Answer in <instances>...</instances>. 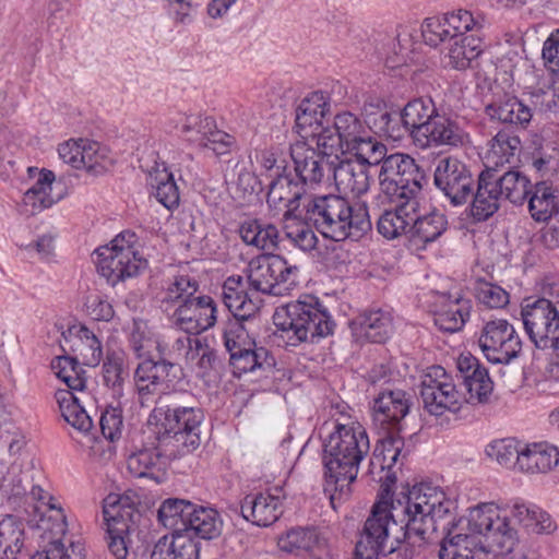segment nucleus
Returning a JSON list of instances; mask_svg holds the SVG:
<instances>
[{
    "instance_id": "1",
    "label": "nucleus",
    "mask_w": 559,
    "mask_h": 559,
    "mask_svg": "<svg viewBox=\"0 0 559 559\" xmlns=\"http://www.w3.org/2000/svg\"><path fill=\"white\" fill-rule=\"evenodd\" d=\"M451 504L443 491L427 484L413 486L395 502L391 496L379 493L356 544L355 558L377 559L379 554H385L393 528L400 531L393 536L395 544L412 537L424 540L428 530L435 528V521L450 512Z\"/></svg>"
},
{
    "instance_id": "2",
    "label": "nucleus",
    "mask_w": 559,
    "mask_h": 559,
    "mask_svg": "<svg viewBox=\"0 0 559 559\" xmlns=\"http://www.w3.org/2000/svg\"><path fill=\"white\" fill-rule=\"evenodd\" d=\"M370 451V441L364 426L348 420L334 423L333 430L323 442L324 492L332 507L348 499L357 479L360 463Z\"/></svg>"
},
{
    "instance_id": "3",
    "label": "nucleus",
    "mask_w": 559,
    "mask_h": 559,
    "mask_svg": "<svg viewBox=\"0 0 559 559\" xmlns=\"http://www.w3.org/2000/svg\"><path fill=\"white\" fill-rule=\"evenodd\" d=\"M467 533H454L474 551L486 558L488 555L504 559H537L535 550H525L515 527L503 507L498 503L479 502L467 509Z\"/></svg>"
},
{
    "instance_id": "4",
    "label": "nucleus",
    "mask_w": 559,
    "mask_h": 559,
    "mask_svg": "<svg viewBox=\"0 0 559 559\" xmlns=\"http://www.w3.org/2000/svg\"><path fill=\"white\" fill-rule=\"evenodd\" d=\"M306 202L304 219L311 222L326 238L358 240L371 230L365 203L352 204L344 195L336 194H313Z\"/></svg>"
},
{
    "instance_id": "5",
    "label": "nucleus",
    "mask_w": 559,
    "mask_h": 559,
    "mask_svg": "<svg viewBox=\"0 0 559 559\" xmlns=\"http://www.w3.org/2000/svg\"><path fill=\"white\" fill-rule=\"evenodd\" d=\"M317 147L338 160V154L349 153L374 164L386 153V146L370 134L366 123L355 114L343 111L334 117L333 128H322L310 133Z\"/></svg>"
},
{
    "instance_id": "6",
    "label": "nucleus",
    "mask_w": 559,
    "mask_h": 559,
    "mask_svg": "<svg viewBox=\"0 0 559 559\" xmlns=\"http://www.w3.org/2000/svg\"><path fill=\"white\" fill-rule=\"evenodd\" d=\"M274 323L293 346L316 343L331 335L335 326L328 308L314 295H302L276 310Z\"/></svg>"
},
{
    "instance_id": "7",
    "label": "nucleus",
    "mask_w": 559,
    "mask_h": 559,
    "mask_svg": "<svg viewBox=\"0 0 559 559\" xmlns=\"http://www.w3.org/2000/svg\"><path fill=\"white\" fill-rule=\"evenodd\" d=\"M135 234L124 230L109 245L95 250L97 271L110 285L135 277L146 269L147 261L135 248Z\"/></svg>"
},
{
    "instance_id": "8",
    "label": "nucleus",
    "mask_w": 559,
    "mask_h": 559,
    "mask_svg": "<svg viewBox=\"0 0 559 559\" xmlns=\"http://www.w3.org/2000/svg\"><path fill=\"white\" fill-rule=\"evenodd\" d=\"M379 165V199L385 198L388 201L401 199L417 200L423 188L425 175L415 159L409 155L395 153L383 155L374 163Z\"/></svg>"
},
{
    "instance_id": "9",
    "label": "nucleus",
    "mask_w": 559,
    "mask_h": 559,
    "mask_svg": "<svg viewBox=\"0 0 559 559\" xmlns=\"http://www.w3.org/2000/svg\"><path fill=\"white\" fill-rule=\"evenodd\" d=\"M298 267L277 254H263L252 259L247 269L252 290L284 296L297 284Z\"/></svg>"
},
{
    "instance_id": "10",
    "label": "nucleus",
    "mask_w": 559,
    "mask_h": 559,
    "mask_svg": "<svg viewBox=\"0 0 559 559\" xmlns=\"http://www.w3.org/2000/svg\"><path fill=\"white\" fill-rule=\"evenodd\" d=\"M103 516L106 539L110 554L116 559H126L129 554L130 534L135 531V519L140 513L132 508L128 498L109 493L103 500Z\"/></svg>"
},
{
    "instance_id": "11",
    "label": "nucleus",
    "mask_w": 559,
    "mask_h": 559,
    "mask_svg": "<svg viewBox=\"0 0 559 559\" xmlns=\"http://www.w3.org/2000/svg\"><path fill=\"white\" fill-rule=\"evenodd\" d=\"M521 316L536 347L559 349V301L539 298L522 307Z\"/></svg>"
},
{
    "instance_id": "12",
    "label": "nucleus",
    "mask_w": 559,
    "mask_h": 559,
    "mask_svg": "<svg viewBox=\"0 0 559 559\" xmlns=\"http://www.w3.org/2000/svg\"><path fill=\"white\" fill-rule=\"evenodd\" d=\"M420 396L425 409L435 416L445 412L456 413L463 404L464 397L456 390L452 377L441 366H431L423 376Z\"/></svg>"
},
{
    "instance_id": "13",
    "label": "nucleus",
    "mask_w": 559,
    "mask_h": 559,
    "mask_svg": "<svg viewBox=\"0 0 559 559\" xmlns=\"http://www.w3.org/2000/svg\"><path fill=\"white\" fill-rule=\"evenodd\" d=\"M153 416H163L165 431L173 433L188 450L200 445V428L204 419L201 408L180 405L173 400L169 404L155 407Z\"/></svg>"
},
{
    "instance_id": "14",
    "label": "nucleus",
    "mask_w": 559,
    "mask_h": 559,
    "mask_svg": "<svg viewBox=\"0 0 559 559\" xmlns=\"http://www.w3.org/2000/svg\"><path fill=\"white\" fill-rule=\"evenodd\" d=\"M478 344L484 356L492 364H509L522 348L520 336L506 319L487 321L480 331Z\"/></svg>"
},
{
    "instance_id": "15",
    "label": "nucleus",
    "mask_w": 559,
    "mask_h": 559,
    "mask_svg": "<svg viewBox=\"0 0 559 559\" xmlns=\"http://www.w3.org/2000/svg\"><path fill=\"white\" fill-rule=\"evenodd\" d=\"M433 183L454 206L465 204L474 191V179L467 166L455 157L438 160Z\"/></svg>"
},
{
    "instance_id": "16",
    "label": "nucleus",
    "mask_w": 559,
    "mask_h": 559,
    "mask_svg": "<svg viewBox=\"0 0 559 559\" xmlns=\"http://www.w3.org/2000/svg\"><path fill=\"white\" fill-rule=\"evenodd\" d=\"M171 320L176 328L187 334H200L215 325L216 302L207 295L193 296L174 309Z\"/></svg>"
},
{
    "instance_id": "17",
    "label": "nucleus",
    "mask_w": 559,
    "mask_h": 559,
    "mask_svg": "<svg viewBox=\"0 0 559 559\" xmlns=\"http://www.w3.org/2000/svg\"><path fill=\"white\" fill-rule=\"evenodd\" d=\"M306 187L295 180L288 174H276V178L270 182L266 201L270 206L285 209L283 217L288 221L290 217L304 218L306 213V200L312 198Z\"/></svg>"
},
{
    "instance_id": "18",
    "label": "nucleus",
    "mask_w": 559,
    "mask_h": 559,
    "mask_svg": "<svg viewBox=\"0 0 559 559\" xmlns=\"http://www.w3.org/2000/svg\"><path fill=\"white\" fill-rule=\"evenodd\" d=\"M409 397L403 390L383 389L373 402V423L383 433L399 435L401 421L409 412Z\"/></svg>"
},
{
    "instance_id": "19",
    "label": "nucleus",
    "mask_w": 559,
    "mask_h": 559,
    "mask_svg": "<svg viewBox=\"0 0 559 559\" xmlns=\"http://www.w3.org/2000/svg\"><path fill=\"white\" fill-rule=\"evenodd\" d=\"M290 156L294 162L298 180L307 187L321 182L326 170H332L333 160H325L331 156L324 155L319 148L316 151L306 142L298 141L290 146Z\"/></svg>"
},
{
    "instance_id": "20",
    "label": "nucleus",
    "mask_w": 559,
    "mask_h": 559,
    "mask_svg": "<svg viewBox=\"0 0 559 559\" xmlns=\"http://www.w3.org/2000/svg\"><path fill=\"white\" fill-rule=\"evenodd\" d=\"M384 435L381 443L374 448L370 459L369 473L373 476L377 474V471L383 474L378 478L381 483L380 493L391 496L392 487L396 481L395 474L391 472V468L401 454L403 440L399 435Z\"/></svg>"
},
{
    "instance_id": "21",
    "label": "nucleus",
    "mask_w": 559,
    "mask_h": 559,
    "mask_svg": "<svg viewBox=\"0 0 559 559\" xmlns=\"http://www.w3.org/2000/svg\"><path fill=\"white\" fill-rule=\"evenodd\" d=\"M457 369L466 390V395H463L464 403H486L493 389L488 370L472 355H461Z\"/></svg>"
},
{
    "instance_id": "22",
    "label": "nucleus",
    "mask_w": 559,
    "mask_h": 559,
    "mask_svg": "<svg viewBox=\"0 0 559 559\" xmlns=\"http://www.w3.org/2000/svg\"><path fill=\"white\" fill-rule=\"evenodd\" d=\"M374 164L356 159H343L333 165L335 187L344 195L360 197L370 188L369 168Z\"/></svg>"
},
{
    "instance_id": "23",
    "label": "nucleus",
    "mask_w": 559,
    "mask_h": 559,
    "mask_svg": "<svg viewBox=\"0 0 559 559\" xmlns=\"http://www.w3.org/2000/svg\"><path fill=\"white\" fill-rule=\"evenodd\" d=\"M63 348L84 366L96 367L103 359V346L97 335L84 324H73L62 333Z\"/></svg>"
},
{
    "instance_id": "24",
    "label": "nucleus",
    "mask_w": 559,
    "mask_h": 559,
    "mask_svg": "<svg viewBox=\"0 0 559 559\" xmlns=\"http://www.w3.org/2000/svg\"><path fill=\"white\" fill-rule=\"evenodd\" d=\"M469 142L468 133L459 122L438 111L430 121L429 129L424 133L423 141L416 146L420 148L450 146L462 147Z\"/></svg>"
},
{
    "instance_id": "25",
    "label": "nucleus",
    "mask_w": 559,
    "mask_h": 559,
    "mask_svg": "<svg viewBox=\"0 0 559 559\" xmlns=\"http://www.w3.org/2000/svg\"><path fill=\"white\" fill-rule=\"evenodd\" d=\"M472 197L471 216L477 222H484L491 217L500 209L502 201L496 174L489 169L483 170L478 175Z\"/></svg>"
},
{
    "instance_id": "26",
    "label": "nucleus",
    "mask_w": 559,
    "mask_h": 559,
    "mask_svg": "<svg viewBox=\"0 0 559 559\" xmlns=\"http://www.w3.org/2000/svg\"><path fill=\"white\" fill-rule=\"evenodd\" d=\"M394 204L385 209L379 216L377 229L386 239H395L402 235H411L413 215L417 209V200L401 199L389 201Z\"/></svg>"
},
{
    "instance_id": "27",
    "label": "nucleus",
    "mask_w": 559,
    "mask_h": 559,
    "mask_svg": "<svg viewBox=\"0 0 559 559\" xmlns=\"http://www.w3.org/2000/svg\"><path fill=\"white\" fill-rule=\"evenodd\" d=\"M282 500L270 492L247 495L241 502V514L245 520L261 527L275 523L283 513Z\"/></svg>"
},
{
    "instance_id": "28",
    "label": "nucleus",
    "mask_w": 559,
    "mask_h": 559,
    "mask_svg": "<svg viewBox=\"0 0 559 559\" xmlns=\"http://www.w3.org/2000/svg\"><path fill=\"white\" fill-rule=\"evenodd\" d=\"M222 299L233 320H250L259 312V302L245 290L241 276H230L224 282Z\"/></svg>"
},
{
    "instance_id": "29",
    "label": "nucleus",
    "mask_w": 559,
    "mask_h": 559,
    "mask_svg": "<svg viewBox=\"0 0 559 559\" xmlns=\"http://www.w3.org/2000/svg\"><path fill=\"white\" fill-rule=\"evenodd\" d=\"M139 359L141 361L134 371V381L141 396L152 393L162 381L169 377L176 367V364L165 358V356Z\"/></svg>"
},
{
    "instance_id": "30",
    "label": "nucleus",
    "mask_w": 559,
    "mask_h": 559,
    "mask_svg": "<svg viewBox=\"0 0 559 559\" xmlns=\"http://www.w3.org/2000/svg\"><path fill=\"white\" fill-rule=\"evenodd\" d=\"M29 495L38 503L37 509L45 508L46 512L51 514L40 518L38 527L50 536L63 537L67 533V516L61 504L57 499L39 485H32Z\"/></svg>"
},
{
    "instance_id": "31",
    "label": "nucleus",
    "mask_w": 559,
    "mask_h": 559,
    "mask_svg": "<svg viewBox=\"0 0 559 559\" xmlns=\"http://www.w3.org/2000/svg\"><path fill=\"white\" fill-rule=\"evenodd\" d=\"M559 464V448L547 441L524 445L519 457V469L530 474L548 473Z\"/></svg>"
},
{
    "instance_id": "32",
    "label": "nucleus",
    "mask_w": 559,
    "mask_h": 559,
    "mask_svg": "<svg viewBox=\"0 0 559 559\" xmlns=\"http://www.w3.org/2000/svg\"><path fill=\"white\" fill-rule=\"evenodd\" d=\"M324 539L314 526H295L277 538L278 548L287 554L304 556L321 548Z\"/></svg>"
},
{
    "instance_id": "33",
    "label": "nucleus",
    "mask_w": 559,
    "mask_h": 559,
    "mask_svg": "<svg viewBox=\"0 0 559 559\" xmlns=\"http://www.w3.org/2000/svg\"><path fill=\"white\" fill-rule=\"evenodd\" d=\"M469 316L468 302L462 298L452 299L443 294L438 297L433 310L435 324L444 332L460 331Z\"/></svg>"
},
{
    "instance_id": "34",
    "label": "nucleus",
    "mask_w": 559,
    "mask_h": 559,
    "mask_svg": "<svg viewBox=\"0 0 559 559\" xmlns=\"http://www.w3.org/2000/svg\"><path fill=\"white\" fill-rule=\"evenodd\" d=\"M438 109L430 97H419L409 100L402 109V118L408 128L409 135L415 144L423 141L424 133L429 129Z\"/></svg>"
},
{
    "instance_id": "35",
    "label": "nucleus",
    "mask_w": 559,
    "mask_h": 559,
    "mask_svg": "<svg viewBox=\"0 0 559 559\" xmlns=\"http://www.w3.org/2000/svg\"><path fill=\"white\" fill-rule=\"evenodd\" d=\"M128 345L136 358L154 356V350L157 352V356L166 355V344L147 321L142 319L132 321L129 328Z\"/></svg>"
},
{
    "instance_id": "36",
    "label": "nucleus",
    "mask_w": 559,
    "mask_h": 559,
    "mask_svg": "<svg viewBox=\"0 0 559 559\" xmlns=\"http://www.w3.org/2000/svg\"><path fill=\"white\" fill-rule=\"evenodd\" d=\"M151 559H200V545L187 533L163 536L154 545Z\"/></svg>"
},
{
    "instance_id": "37",
    "label": "nucleus",
    "mask_w": 559,
    "mask_h": 559,
    "mask_svg": "<svg viewBox=\"0 0 559 559\" xmlns=\"http://www.w3.org/2000/svg\"><path fill=\"white\" fill-rule=\"evenodd\" d=\"M448 228V219L443 213L432 209L421 212L419 201L411 225V238L424 245L437 240Z\"/></svg>"
},
{
    "instance_id": "38",
    "label": "nucleus",
    "mask_w": 559,
    "mask_h": 559,
    "mask_svg": "<svg viewBox=\"0 0 559 559\" xmlns=\"http://www.w3.org/2000/svg\"><path fill=\"white\" fill-rule=\"evenodd\" d=\"M223 525L222 515L216 509L193 503L187 520L186 533L191 537L194 535L201 539L211 540L221 536Z\"/></svg>"
},
{
    "instance_id": "39",
    "label": "nucleus",
    "mask_w": 559,
    "mask_h": 559,
    "mask_svg": "<svg viewBox=\"0 0 559 559\" xmlns=\"http://www.w3.org/2000/svg\"><path fill=\"white\" fill-rule=\"evenodd\" d=\"M239 236L242 241L265 252L278 249L281 236L275 225L260 219H247L239 226Z\"/></svg>"
},
{
    "instance_id": "40",
    "label": "nucleus",
    "mask_w": 559,
    "mask_h": 559,
    "mask_svg": "<svg viewBox=\"0 0 559 559\" xmlns=\"http://www.w3.org/2000/svg\"><path fill=\"white\" fill-rule=\"evenodd\" d=\"M490 119L521 128H526L532 120V109L514 96H506L486 105Z\"/></svg>"
},
{
    "instance_id": "41",
    "label": "nucleus",
    "mask_w": 559,
    "mask_h": 559,
    "mask_svg": "<svg viewBox=\"0 0 559 559\" xmlns=\"http://www.w3.org/2000/svg\"><path fill=\"white\" fill-rule=\"evenodd\" d=\"M24 523L14 515L0 516V559H16L25 548Z\"/></svg>"
},
{
    "instance_id": "42",
    "label": "nucleus",
    "mask_w": 559,
    "mask_h": 559,
    "mask_svg": "<svg viewBox=\"0 0 559 559\" xmlns=\"http://www.w3.org/2000/svg\"><path fill=\"white\" fill-rule=\"evenodd\" d=\"M421 47L416 43L413 35L406 31H399L396 37L391 40L386 55L385 66L390 69H399L413 63H419L421 56L418 49Z\"/></svg>"
},
{
    "instance_id": "43",
    "label": "nucleus",
    "mask_w": 559,
    "mask_h": 559,
    "mask_svg": "<svg viewBox=\"0 0 559 559\" xmlns=\"http://www.w3.org/2000/svg\"><path fill=\"white\" fill-rule=\"evenodd\" d=\"M558 190L547 181H539L532 185L527 198L528 212L536 222H547L554 216L558 206Z\"/></svg>"
},
{
    "instance_id": "44",
    "label": "nucleus",
    "mask_w": 559,
    "mask_h": 559,
    "mask_svg": "<svg viewBox=\"0 0 559 559\" xmlns=\"http://www.w3.org/2000/svg\"><path fill=\"white\" fill-rule=\"evenodd\" d=\"M129 473L136 478H148L155 483L164 479V463L157 448L142 449L127 460Z\"/></svg>"
},
{
    "instance_id": "45",
    "label": "nucleus",
    "mask_w": 559,
    "mask_h": 559,
    "mask_svg": "<svg viewBox=\"0 0 559 559\" xmlns=\"http://www.w3.org/2000/svg\"><path fill=\"white\" fill-rule=\"evenodd\" d=\"M330 111V103L326 95L319 91L304 98L296 109V127L300 131L316 127L322 129V119Z\"/></svg>"
},
{
    "instance_id": "46",
    "label": "nucleus",
    "mask_w": 559,
    "mask_h": 559,
    "mask_svg": "<svg viewBox=\"0 0 559 559\" xmlns=\"http://www.w3.org/2000/svg\"><path fill=\"white\" fill-rule=\"evenodd\" d=\"M57 403L64 420L83 435L91 432L93 421L82 406V399L71 391H57Z\"/></svg>"
},
{
    "instance_id": "47",
    "label": "nucleus",
    "mask_w": 559,
    "mask_h": 559,
    "mask_svg": "<svg viewBox=\"0 0 559 559\" xmlns=\"http://www.w3.org/2000/svg\"><path fill=\"white\" fill-rule=\"evenodd\" d=\"M171 122L178 133L198 147L202 144L211 130H214L215 120L202 114H177Z\"/></svg>"
},
{
    "instance_id": "48",
    "label": "nucleus",
    "mask_w": 559,
    "mask_h": 559,
    "mask_svg": "<svg viewBox=\"0 0 559 559\" xmlns=\"http://www.w3.org/2000/svg\"><path fill=\"white\" fill-rule=\"evenodd\" d=\"M483 48V36L467 35L454 38L448 51V64L455 70H466L479 57Z\"/></svg>"
},
{
    "instance_id": "49",
    "label": "nucleus",
    "mask_w": 559,
    "mask_h": 559,
    "mask_svg": "<svg viewBox=\"0 0 559 559\" xmlns=\"http://www.w3.org/2000/svg\"><path fill=\"white\" fill-rule=\"evenodd\" d=\"M147 185L156 200L168 210L179 205L180 193L174 175L166 167H156L148 174Z\"/></svg>"
},
{
    "instance_id": "50",
    "label": "nucleus",
    "mask_w": 559,
    "mask_h": 559,
    "mask_svg": "<svg viewBox=\"0 0 559 559\" xmlns=\"http://www.w3.org/2000/svg\"><path fill=\"white\" fill-rule=\"evenodd\" d=\"M229 362L237 376L271 369L275 365L270 352L263 346H258L257 343L245 350L236 352L229 357Z\"/></svg>"
},
{
    "instance_id": "51",
    "label": "nucleus",
    "mask_w": 559,
    "mask_h": 559,
    "mask_svg": "<svg viewBox=\"0 0 559 559\" xmlns=\"http://www.w3.org/2000/svg\"><path fill=\"white\" fill-rule=\"evenodd\" d=\"M192 507L193 503L188 500L166 499L157 511V519L164 527L171 531V534L186 533Z\"/></svg>"
},
{
    "instance_id": "52",
    "label": "nucleus",
    "mask_w": 559,
    "mask_h": 559,
    "mask_svg": "<svg viewBox=\"0 0 559 559\" xmlns=\"http://www.w3.org/2000/svg\"><path fill=\"white\" fill-rule=\"evenodd\" d=\"M497 185L502 200L514 205H523L531 192L532 182L522 171L512 169L501 176L496 175Z\"/></svg>"
},
{
    "instance_id": "53",
    "label": "nucleus",
    "mask_w": 559,
    "mask_h": 559,
    "mask_svg": "<svg viewBox=\"0 0 559 559\" xmlns=\"http://www.w3.org/2000/svg\"><path fill=\"white\" fill-rule=\"evenodd\" d=\"M199 289V282L187 274L173 276L163 290L160 298L162 306L166 311L173 310L178 305L195 296Z\"/></svg>"
},
{
    "instance_id": "54",
    "label": "nucleus",
    "mask_w": 559,
    "mask_h": 559,
    "mask_svg": "<svg viewBox=\"0 0 559 559\" xmlns=\"http://www.w3.org/2000/svg\"><path fill=\"white\" fill-rule=\"evenodd\" d=\"M391 311L372 309L362 314L360 329L364 336L372 343H384L393 332Z\"/></svg>"
},
{
    "instance_id": "55",
    "label": "nucleus",
    "mask_w": 559,
    "mask_h": 559,
    "mask_svg": "<svg viewBox=\"0 0 559 559\" xmlns=\"http://www.w3.org/2000/svg\"><path fill=\"white\" fill-rule=\"evenodd\" d=\"M82 365L71 356H59L51 361L56 376L68 386L66 391L84 393L86 377Z\"/></svg>"
},
{
    "instance_id": "56",
    "label": "nucleus",
    "mask_w": 559,
    "mask_h": 559,
    "mask_svg": "<svg viewBox=\"0 0 559 559\" xmlns=\"http://www.w3.org/2000/svg\"><path fill=\"white\" fill-rule=\"evenodd\" d=\"M102 370L105 384L116 394H120L123 383L130 376L126 354L122 350L108 353Z\"/></svg>"
},
{
    "instance_id": "57",
    "label": "nucleus",
    "mask_w": 559,
    "mask_h": 559,
    "mask_svg": "<svg viewBox=\"0 0 559 559\" xmlns=\"http://www.w3.org/2000/svg\"><path fill=\"white\" fill-rule=\"evenodd\" d=\"M448 22V27L454 38L465 37L466 34L483 36L485 27V17L480 14L476 16L467 10H457L444 14Z\"/></svg>"
},
{
    "instance_id": "58",
    "label": "nucleus",
    "mask_w": 559,
    "mask_h": 559,
    "mask_svg": "<svg viewBox=\"0 0 559 559\" xmlns=\"http://www.w3.org/2000/svg\"><path fill=\"white\" fill-rule=\"evenodd\" d=\"M62 537L49 536L47 544L37 550L31 559H87L84 545L78 542H71L66 548Z\"/></svg>"
},
{
    "instance_id": "59",
    "label": "nucleus",
    "mask_w": 559,
    "mask_h": 559,
    "mask_svg": "<svg viewBox=\"0 0 559 559\" xmlns=\"http://www.w3.org/2000/svg\"><path fill=\"white\" fill-rule=\"evenodd\" d=\"M521 141L518 135L507 131H499L490 141L487 159L496 167L510 163L520 151Z\"/></svg>"
},
{
    "instance_id": "60",
    "label": "nucleus",
    "mask_w": 559,
    "mask_h": 559,
    "mask_svg": "<svg viewBox=\"0 0 559 559\" xmlns=\"http://www.w3.org/2000/svg\"><path fill=\"white\" fill-rule=\"evenodd\" d=\"M297 217H290L285 221L284 237L281 241H287L290 246L302 251H310L317 246V235L305 223L297 221Z\"/></svg>"
},
{
    "instance_id": "61",
    "label": "nucleus",
    "mask_w": 559,
    "mask_h": 559,
    "mask_svg": "<svg viewBox=\"0 0 559 559\" xmlns=\"http://www.w3.org/2000/svg\"><path fill=\"white\" fill-rule=\"evenodd\" d=\"M247 320H229L223 331V340L229 357L236 352L245 350L253 346L255 341L250 335L249 330L245 325Z\"/></svg>"
},
{
    "instance_id": "62",
    "label": "nucleus",
    "mask_w": 559,
    "mask_h": 559,
    "mask_svg": "<svg viewBox=\"0 0 559 559\" xmlns=\"http://www.w3.org/2000/svg\"><path fill=\"white\" fill-rule=\"evenodd\" d=\"M524 453V447H519L513 439H501L492 441L486 447V454L497 461L500 465L519 467V457Z\"/></svg>"
},
{
    "instance_id": "63",
    "label": "nucleus",
    "mask_w": 559,
    "mask_h": 559,
    "mask_svg": "<svg viewBox=\"0 0 559 559\" xmlns=\"http://www.w3.org/2000/svg\"><path fill=\"white\" fill-rule=\"evenodd\" d=\"M476 299L490 309H500L509 304V293L502 287L478 280L474 287Z\"/></svg>"
},
{
    "instance_id": "64",
    "label": "nucleus",
    "mask_w": 559,
    "mask_h": 559,
    "mask_svg": "<svg viewBox=\"0 0 559 559\" xmlns=\"http://www.w3.org/2000/svg\"><path fill=\"white\" fill-rule=\"evenodd\" d=\"M440 559H485L478 554H474L465 542L459 540L454 531H450L441 544L439 551Z\"/></svg>"
}]
</instances>
